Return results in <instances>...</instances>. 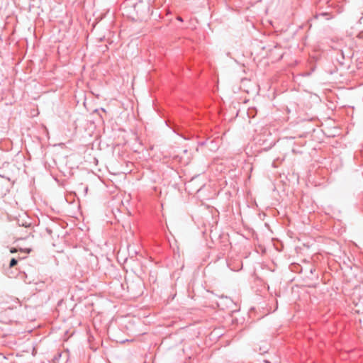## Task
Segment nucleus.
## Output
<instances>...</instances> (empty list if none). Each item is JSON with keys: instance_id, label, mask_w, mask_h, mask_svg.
Listing matches in <instances>:
<instances>
[{"instance_id": "nucleus-1", "label": "nucleus", "mask_w": 363, "mask_h": 363, "mask_svg": "<svg viewBox=\"0 0 363 363\" xmlns=\"http://www.w3.org/2000/svg\"><path fill=\"white\" fill-rule=\"evenodd\" d=\"M17 264V260L14 258L11 259V262H10V267H14L15 265H16Z\"/></svg>"}, {"instance_id": "nucleus-2", "label": "nucleus", "mask_w": 363, "mask_h": 363, "mask_svg": "<svg viewBox=\"0 0 363 363\" xmlns=\"http://www.w3.org/2000/svg\"><path fill=\"white\" fill-rule=\"evenodd\" d=\"M10 252H11V253H15V252H17V250H16V248H11V250H10Z\"/></svg>"}]
</instances>
